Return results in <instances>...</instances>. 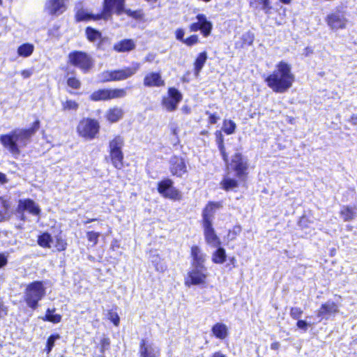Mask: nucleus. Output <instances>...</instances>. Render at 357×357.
Wrapping results in <instances>:
<instances>
[{
	"label": "nucleus",
	"mask_w": 357,
	"mask_h": 357,
	"mask_svg": "<svg viewBox=\"0 0 357 357\" xmlns=\"http://www.w3.org/2000/svg\"><path fill=\"white\" fill-rule=\"evenodd\" d=\"M90 99L93 101L109 100V89H98L90 95Z\"/></svg>",
	"instance_id": "obj_29"
},
{
	"label": "nucleus",
	"mask_w": 357,
	"mask_h": 357,
	"mask_svg": "<svg viewBox=\"0 0 357 357\" xmlns=\"http://www.w3.org/2000/svg\"><path fill=\"white\" fill-rule=\"evenodd\" d=\"M99 79L102 82L114 81V70H106L101 73L99 75Z\"/></svg>",
	"instance_id": "obj_44"
},
{
	"label": "nucleus",
	"mask_w": 357,
	"mask_h": 357,
	"mask_svg": "<svg viewBox=\"0 0 357 357\" xmlns=\"http://www.w3.org/2000/svg\"><path fill=\"white\" fill-rule=\"evenodd\" d=\"M207 59V54L203 52L199 54L195 62V75L198 76Z\"/></svg>",
	"instance_id": "obj_32"
},
{
	"label": "nucleus",
	"mask_w": 357,
	"mask_h": 357,
	"mask_svg": "<svg viewBox=\"0 0 357 357\" xmlns=\"http://www.w3.org/2000/svg\"><path fill=\"white\" fill-rule=\"evenodd\" d=\"M213 335L220 340H224L228 336V328L222 323L215 324L211 329Z\"/></svg>",
	"instance_id": "obj_25"
},
{
	"label": "nucleus",
	"mask_w": 357,
	"mask_h": 357,
	"mask_svg": "<svg viewBox=\"0 0 357 357\" xmlns=\"http://www.w3.org/2000/svg\"><path fill=\"white\" fill-rule=\"evenodd\" d=\"M340 215L344 221H350L356 215V208L344 206L341 210Z\"/></svg>",
	"instance_id": "obj_34"
},
{
	"label": "nucleus",
	"mask_w": 357,
	"mask_h": 357,
	"mask_svg": "<svg viewBox=\"0 0 357 357\" xmlns=\"http://www.w3.org/2000/svg\"><path fill=\"white\" fill-rule=\"evenodd\" d=\"M125 0H104L103 11L100 14L96 15H93L87 10L80 9L76 14L78 21L98 20L100 19L107 20L112 15V12L114 10L118 15L125 12L131 15L130 10H124Z\"/></svg>",
	"instance_id": "obj_3"
},
{
	"label": "nucleus",
	"mask_w": 357,
	"mask_h": 357,
	"mask_svg": "<svg viewBox=\"0 0 357 357\" xmlns=\"http://www.w3.org/2000/svg\"><path fill=\"white\" fill-rule=\"evenodd\" d=\"M8 262V256L0 253V268L6 265Z\"/></svg>",
	"instance_id": "obj_56"
},
{
	"label": "nucleus",
	"mask_w": 357,
	"mask_h": 357,
	"mask_svg": "<svg viewBox=\"0 0 357 357\" xmlns=\"http://www.w3.org/2000/svg\"><path fill=\"white\" fill-rule=\"evenodd\" d=\"M66 9L64 0H47L45 10L52 15H59Z\"/></svg>",
	"instance_id": "obj_15"
},
{
	"label": "nucleus",
	"mask_w": 357,
	"mask_h": 357,
	"mask_svg": "<svg viewBox=\"0 0 357 357\" xmlns=\"http://www.w3.org/2000/svg\"><path fill=\"white\" fill-rule=\"evenodd\" d=\"M123 114L124 112L123 109L115 106L107 110L105 118L110 123H116L123 118Z\"/></svg>",
	"instance_id": "obj_23"
},
{
	"label": "nucleus",
	"mask_w": 357,
	"mask_h": 357,
	"mask_svg": "<svg viewBox=\"0 0 357 357\" xmlns=\"http://www.w3.org/2000/svg\"><path fill=\"white\" fill-rule=\"evenodd\" d=\"M109 100L123 98L127 96V89H109Z\"/></svg>",
	"instance_id": "obj_36"
},
{
	"label": "nucleus",
	"mask_w": 357,
	"mask_h": 357,
	"mask_svg": "<svg viewBox=\"0 0 357 357\" xmlns=\"http://www.w3.org/2000/svg\"><path fill=\"white\" fill-rule=\"evenodd\" d=\"M136 47L135 43L131 39H123L114 45L113 49L116 52H127L133 50Z\"/></svg>",
	"instance_id": "obj_22"
},
{
	"label": "nucleus",
	"mask_w": 357,
	"mask_h": 357,
	"mask_svg": "<svg viewBox=\"0 0 357 357\" xmlns=\"http://www.w3.org/2000/svg\"><path fill=\"white\" fill-rule=\"evenodd\" d=\"M19 207L35 215H38L40 212L39 206L33 200L29 199L20 200Z\"/></svg>",
	"instance_id": "obj_24"
},
{
	"label": "nucleus",
	"mask_w": 357,
	"mask_h": 357,
	"mask_svg": "<svg viewBox=\"0 0 357 357\" xmlns=\"http://www.w3.org/2000/svg\"><path fill=\"white\" fill-rule=\"evenodd\" d=\"M215 135H216V142L218 144V149L221 153V155L222 156L224 161L225 162V163H227L228 155L226 153L225 146H224V137L220 131H216Z\"/></svg>",
	"instance_id": "obj_33"
},
{
	"label": "nucleus",
	"mask_w": 357,
	"mask_h": 357,
	"mask_svg": "<svg viewBox=\"0 0 357 357\" xmlns=\"http://www.w3.org/2000/svg\"><path fill=\"white\" fill-rule=\"evenodd\" d=\"M151 261L157 271L164 272L167 269L166 265L160 262V258L158 255L153 256Z\"/></svg>",
	"instance_id": "obj_43"
},
{
	"label": "nucleus",
	"mask_w": 357,
	"mask_h": 357,
	"mask_svg": "<svg viewBox=\"0 0 357 357\" xmlns=\"http://www.w3.org/2000/svg\"><path fill=\"white\" fill-rule=\"evenodd\" d=\"M140 68V63H135L130 67L114 70V81L127 79L137 73Z\"/></svg>",
	"instance_id": "obj_14"
},
{
	"label": "nucleus",
	"mask_w": 357,
	"mask_h": 357,
	"mask_svg": "<svg viewBox=\"0 0 357 357\" xmlns=\"http://www.w3.org/2000/svg\"><path fill=\"white\" fill-rule=\"evenodd\" d=\"M222 206L220 202H209L202 212V225H213L214 215Z\"/></svg>",
	"instance_id": "obj_13"
},
{
	"label": "nucleus",
	"mask_w": 357,
	"mask_h": 357,
	"mask_svg": "<svg viewBox=\"0 0 357 357\" xmlns=\"http://www.w3.org/2000/svg\"><path fill=\"white\" fill-rule=\"evenodd\" d=\"M236 128V123L231 120H224L222 125L223 131L227 135L233 134Z\"/></svg>",
	"instance_id": "obj_40"
},
{
	"label": "nucleus",
	"mask_w": 357,
	"mask_h": 357,
	"mask_svg": "<svg viewBox=\"0 0 357 357\" xmlns=\"http://www.w3.org/2000/svg\"><path fill=\"white\" fill-rule=\"evenodd\" d=\"M203 228L204 238L206 243L212 248H218L220 246L221 241L217 236L213 225H203Z\"/></svg>",
	"instance_id": "obj_17"
},
{
	"label": "nucleus",
	"mask_w": 357,
	"mask_h": 357,
	"mask_svg": "<svg viewBox=\"0 0 357 357\" xmlns=\"http://www.w3.org/2000/svg\"><path fill=\"white\" fill-rule=\"evenodd\" d=\"M68 62L81 69L84 73H87L92 68L93 61L86 53L81 51H74L68 54Z\"/></svg>",
	"instance_id": "obj_5"
},
{
	"label": "nucleus",
	"mask_w": 357,
	"mask_h": 357,
	"mask_svg": "<svg viewBox=\"0 0 357 357\" xmlns=\"http://www.w3.org/2000/svg\"><path fill=\"white\" fill-rule=\"evenodd\" d=\"M54 247L57 251H63L67 248V243L61 236H56L55 239Z\"/></svg>",
	"instance_id": "obj_46"
},
{
	"label": "nucleus",
	"mask_w": 357,
	"mask_h": 357,
	"mask_svg": "<svg viewBox=\"0 0 357 357\" xmlns=\"http://www.w3.org/2000/svg\"><path fill=\"white\" fill-rule=\"evenodd\" d=\"M62 108L63 110H73L76 111L79 107V104L73 100H66L61 102Z\"/></svg>",
	"instance_id": "obj_42"
},
{
	"label": "nucleus",
	"mask_w": 357,
	"mask_h": 357,
	"mask_svg": "<svg viewBox=\"0 0 357 357\" xmlns=\"http://www.w3.org/2000/svg\"><path fill=\"white\" fill-rule=\"evenodd\" d=\"M60 335L59 334L52 335L47 340V346H46V351L47 354H50L52 351V348L54 346V343L56 340L60 339Z\"/></svg>",
	"instance_id": "obj_47"
},
{
	"label": "nucleus",
	"mask_w": 357,
	"mask_h": 357,
	"mask_svg": "<svg viewBox=\"0 0 357 357\" xmlns=\"http://www.w3.org/2000/svg\"><path fill=\"white\" fill-rule=\"evenodd\" d=\"M216 248L217 249L212 253L211 260L214 264H222L227 259L226 251L220 246Z\"/></svg>",
	"instance_id": "obj_28"
},
{
	"label": "nucleus",
	"mask_w": 357,
	"mask_h": 357,
	"mask_svg": "<svg viewBox=\"0 0 357 357\" xmlns=\"http://www.w3.org/2000/svg\"><path fill=\"white\" fill-rule=\"evenodd\" d=\"M191 256L192 257V266H205L206 255L200 248L194 245L191 248Z\"/></svg>",
	"instance_id": "obj_19"
},
{
	"label": "nucleus",
	"mask_w": 357,
	"mask_h": 357,
	"mask_svg": "<svg viewBox=\"0 0 357 357\" xmlns=\"http://www.w3.org/2000/svg\"><path fill=\"white\" fill-rule=\"evenodd\" d=\"M241 231V227L240 226H236L233 228V232L234 234H238Z\"/></svg>",
	"instance_id": "obj_63"
},
{
	"label": "nucleus",
	"mask_w": 357,
	"mask_h": 357,
	"mask_svg": "<svg viewBox=\"0 0 357 357\" xmlns=\"http://www.w3.org/2000/svg\"><path fill=\"white\" fill-rule=\"evenodd\" d=\"M338 311L337 305L333 302H326L322 304L321 307L317 310V317L321 319L326 316L333 315Z\"/></svg>",
	"instance_id": "obj_20"
},
{
	"label": "nucleus",
	"mask_w": 357,
	"mask_h": 357,
	"mask_svg": "<svg viewBox=\"0 0 357 357\" xmlns=\"http://www.w3.org/2000/svg\"><path fill=\"white\" fill-rule=\"evenodd\" d=\"M211 357H226L220 351L215 352Z\"/></svg>",
	"instance_id": "obj_64"
},
{
	"label": "nucleus",
	"mask_w": 357,
	"mask_h": 357,
	"mask_svg": "<svg viewBox=\"0 0 357 357\" xmlns=\"http://www.w3.org/2000/svg\"><path fill=\"white\" fill-rule=\"evenodd\" d=\"M182 94L176 89L172 87L168 89L167 95L162 100V105L168 112L176 109L178 103L182 100Z\"/></svg>",
	"instance_id": "obj_9"
},
{
	"label": "nucleus",
	"mask_w": 357,
	"mask_h": 357,
	"mask_svg": "<svg viewBox=\"0 0 357 357\" xmlns=\"http://www.w3.org/2000/svg\"><path fill=\"white\" fill-rule=\"evenodd\" d=\"M100 126L97 121L84 119L79 121L77 131L79 136L86 139H92L99 132Z\"/></svg>",
	"instance_id": "obj_6"
},
{
	"label": "nucleus",
	"mask_w": 357,
	"mask_h": 357,
	"mask_svg": "<svg viewBox=\"0 0 357 357\" xmlns=\"http://www.w3.org/2000/svg\"><path fill=\"white\" fill-rule=\"evenodd\" d=\"M109 319L116 326H119V317L118 314L115 312H109L108 314Z\"/></svg>",
	"instance_id": "obj_52"
},
{
	"label": "nucleus",
	"mask_w": 357,
	"mask_h": 357,
	"mask_svg": "<svg viewBox=\"0 0 357 357\" xmlns=\"http://www.w3.org/2000/svg\"><path fill=\"white\" fill-rule=\"evenodd\" d=\"M53 242V238L48 233H43L38 238V245L45 248H51Z\"/></svg>",
	"instance_id": "obj_31"
},
{
	"label": "nucleus",
	"mask_w": 357,
	"mask_h": 357,
	"mask_svg": "<svg viewBox=\"0 0 357 357\" xmlns=\"http://www.w3.org/2000/svg\"><path fill=\"white\" fill-rule=\"evenodd\" d=\"M45 288L43 282L35 281L29 284L24 293V298L28 307L36 309L38 302L45 296Z\"/></svg>",
	"instance_id": "obj_4"
},
{
	"label": "nucleus",
	"mask_w": 357,
	"mask_h": 357,
	"mask_svg": "<svg viewBox=\"0 0 357 357\" xmlns=\"http://www.w3.org/2000/svg\"><path fill=\"white\" fill-rule=\"evenodd\" d=\"M8 308L2 303L0 302V318L7 315Z\"/></svg>",
	"instance_id": "obj_58"
},
{
	"label": "nucleus",
	"mask_w": 357,
	"mask_h": 357,
	"mask_svg": "<svg viewBox=\"0 0 357 357\" xmlns=\"http://www.w3.org/2000/svg\"><path fill=\"white\" fill-rule=\"evenodd\" d=\"M7 183V178L6 174L0 172V183Z\"/></svg>",
	"instance_id": "obj_61"
},
{
	"label": "nucleus",
	"mask_w": 357,
	"mask_h": 357,
	"mask_svg": "<svg viewBox=\"0 0 357 357\" xmlns=\"http://www.w3.org/2000/svg\"><path fill=\"white\" fill-rule=\"evenodd\" d=\"M86 236L89 241L93 242L96 245L98 243L100 234L95 231H89L86 234Z\"/></svg>",
	"instance_id": "obj_50"
},
{
	"label": "nucleus",
	"mask_w": 357,
	"mask_h": 357,
	"mask_svg": "<svg viewBox=\"0 0 357 357\" xmlns=\"http://www.w3.org/2000/svg\"><path fill=\"white\" fill-rule=\"evenodd\" d=\"M34 50V46L30 43H24L17 48V54L22 57L30 56Z\"/></svg>",
	"instance_id": "obj_35"
},
{
	"label": "nucleus",
	"mask_w": 357,
	"mask_h": 357,
	"mask_svg": "<svg viewBox=\"0 0 357 357\" xmlns=\"http://www.w3.org/2000/svg\"><path fill=\"white\" fill-rule=\"evenodd\" d=\"M39 128L40 121L36 120L29 128H17L6 135H1L0 142L15 158H17L20 153V149L28 144L31 137Z\"/></svg>",
	"instance_id": "obj_1"
},
{
	"label": "nucleus",
	"mask_w": 357,
	"mask_h": 357,
	"mask_svg": "<svg viewBox=\"0 0 357 357\" xmlns=\"http://www.w3.org/2000/svg\"><path fill=\"white\" fill-rule=\"evenodd\" d=\"M10 202L3 197H0V222L6 220L10 215Z\"/></svg>",
	"instance_id": "obj_27"
},
{
	"label": "nucleus",
	"mask_w": 357,
	"mask_h": 357,
	"mask_svg": "<svg viewBox=\"0 0 357 357\" xmlns=\"http://www.w3.org/2000/svg\"><path fill=\"white\" fill-rule=\"evenodd\" d=\"M310 324H307L305 321L304 320H298L297 321V324H296V326L298 328L302 329V330H304L305 331H306L307 330V328H308V326Z\"/></svg>",
	"instance_id": "obj_55"
},
{
	"label": "nucleus",
	"mask_w": 357,
	"mask_h": 357,
	"mask_svg": "<svg viewBox=\"0 0 357 357\" xmlns=\"http://www.w3.org/2000/svg\"><path fill=\"white\" fill-rule=\"evenodd\" d=\"M140 357H160V349L155 343L146 339H142L139 343Z\"/></svg>",
	"instance_id": "obj_11"
},
{
	"label": "nucleus",
	"mask_w": 357,
	"mask_h": 357,
	"mask_svg": "<svg viewBox=\"0 0 357 357\" xmlns=\"http://www.w3.org/2000/svg\"><path fill=\"white\" fill-rule=\"evenodd\" d=\"M206 114L208 115V122L211 124H215L220 119V117L216 114H211L206 112Z\"/></svg>",
	"instance_id": "obj_54"
},
{
	"label": "nucleus",
	"mask_w": 357,
	"mask_h": 357,
	"mask_svg": "<svg viewBox=\"0 0 357 357\" xmlns=\"http://www.w3.org/2000/svg\"><path fill=\"white\" fill-rule=\"evenodd\" d=\"M208 273L206 266H192L185 279L187 287L204 284L208 278Z\"/></svg>",
	"instance_id": "obj_7"
},
{
	"label": "nucleus",
	"mask_w": 357,
	"mask_h": 357,
	"mask_svg": "<svg viewBox=\"0 0 357 357\" xmlns=\"http://www.w3.org/2000/svg\"><path fill=\"white\" fill-rule=\"evenodd\" d=\"M109 153L112 165L118 169H121L123 167V151H109Z\"/></svg>",
	"instance_id": "obj_26"
},
{
	"label": "nucleus",
	"mask_w": 357,
	"mask_h": 357,
	"mask_svg": "<svg viewBox=\"0 0 357 357\" xmlns=\"http://www.w3.org/2000/svg\"><path fill=\"white\" fill-rule=\"evenodd\" d=\"M197 22L190 24V31H197L200 30L204 36L207 37L211 34L212 30V23L207 20L206 15L204 14H199L197 15Z\"/></svg>",
	"instance_id": "obj_12"
},
{
	"label": "nucleus",
	"mask_w": 357,
	"mask_h": 357,
	"mask_svg": "<svg viewBox=\"0 0 357 357\" xmlns=\"http://www.w3.org/2000/svg\"><path fill=\"white\" fill-rule=\"evenodd\" d=\"M123 145V137L120 135H116L109 142V151H122Z\"/></svg>",
	"instance_id": "obj_30"
},
{
	"label": "nucleus",
	"mask_w": 357,
	"mask_h": 357,
	"mask_svg": "<svg viewBox=\"0 0 357 357\" xmlns=\"http://www.w3.org/2000/svg\"><path fill=\"white\" fill-rule=\"evenodd\" d=\"M172 185L173 181L171 179H165L158 183V190L163 196Z\"/></svg>",
	"instance_id": "obj_41"
},
{
	"label": "nucleus",
	"mask_w": 357,
	"mask_h": 357,
	"mask_svg": "<svg viewBox=\"0 0 357 357\" xmlns=\"http://www.w3.org/2000/svg\"><path fill=\"white\" fill-rule=\"evenodd\" d=\"M220 184L222 188L227 191L234 190L238 187L237 181L229 177L224 178Z\"/></svg>",
	"instance_id": "obj_38"
},
{
	"label": "nucleus",
	"mask_w": 357,
	"mask_h": 357,
	"mask_svg": "<svg viewBox=\"0 0 357 357\" xmlns=\"http://www.w3.org/2000/svg\"><path fill=\"white\" fill-rule=\"evenodd\" d=\"M280 344L279 342H273L271 344V349H273V350H277L279 349Z\"/></svg>",
	"instance_id": "obj_62"
},
{
	"label": "nucleus",
	"mask_w": 357,
	"mask_h": 357,
	"mask_svg": "<svg viewBox=\"0 0 357 357\" xmlns=\"http://www.w3.org/2000/svg\"><path fill=\"white\" fill-rule=\"evenodd\" d=\"M250 6L257 8L261 5L264 10H269L271 8L269 0H250Z\"/></svg>",
	"instance_id": "obj_45"
},
{
	"label": "nucleus",
	"mask_w": 357,
	"mask_h": 357,
	"mask_svg": "<svg viewBox=\"0 0 357 357\" xmlns=\"http://www.w3.org/2000/svg\"><path fill=\"white\" fill-rule=\"evenodd\" d=\"M170 172L173 175L181 177L187 172V167L184 160L178 156H173L171 158L170 161Z\"/></svg>",
	"instance_id": "obj_16"
},
{
	"label": "nucleus",
	"mask_w": 357,
	"mask_h": 357,
	"mask_svg": "<svg viewBox=\"0 0 357 357\" xmlns=\"http://www.w3.org/2000/svg\"><path fill=\"white\" fill-rule=\"evenodd\" d=\"M326 22L332 30H337L345 29L348 20L344 13L337 10L326 16Z\"/></svg>",
	"instance_id": "obj_10"
},
{
	"label": "nucleus",
	"mask_w": 357,
	"mask_h": 357,
	"mask_svg": "<svg viewBox=\"0 0 357 357\" xmlns=\"http://www.w3.org/2000/svg\"><path fill=\"white\" fill-rule=\"evenodd\" d=\"M143 83L147 87H160L165 85L160 73L155 72L148 73L144 76Z\"/></svg>",
	"instance_id": "obj_18"
},
{
	"label": "nucleus",
	"mask_w": 357,
	"mask_h": 357,
	"mask_svg": "<svg viewBox=\"0 0 357 357\" xmlns=\"http://www.w3.org/2000/svg\"><path fill=\"white\" fill-rule=\"evenodd\" d=\"M67 84L72 89H78L80 88L81 82L77 78L71 77L67 79Z\"/></svg>",
	"instance_id": "obj_48"
},
{
	"label": "nucleus",
	"mask_w": 357,
	"mask_h": 357,
	"mask_svg": "<svg viewBox=\"0 0 357 357\" xmlns=\"http://www.w3.org/2000/svg\"><path fill=\"white\" fill-rule=\"evenodd\" d=\"M163 196L165 197L175 200H180L182 197L181 192L178 191L175 188H174L173 185H171V187L168 189V190L165 192V194Z\"/></svg>",
	"instance_id": "obj_39"
},
{
	"label": "nucleus",
	"mask_w": 357,
	"mask_h": 357,
	"mask_svg": "<svg viewBox=\"0 0 357 357\" xmlns=\"http://www.w3.org/2000/svg\"><path fill=\"white\" fill-rule=\"evenodd\" d=\"M33 71L31 70H23L21 72V75L24 79H27L31 76Z\"/></svg>",
	"instance_id": "obj_60"
},
{
	"label": "nucleus",
	"mask_w": 357,
	"mask_h": 357,
	"mask_svg": "<svg viewBox=\"0 0 357 357\" xmlns=\"http://www.w3.org/2000/svg\"><path fill=\"white\" fill-rule=\"evenodd\" d=\"M302 314L303 310L300 307H294L290 310V315L294 319H298Z\"/></svg>",
	"instance_id": "obj_49"
},
{
	"label": "nucleus",
	"mask_w": 357,
	"mask_h": 357,
	"mask_svg": "<svg viewBox=\"0 0 357 357\" xmlns=\"http://www.w3.org/2000/svg\"><path fill=\"white\" fill-rule=\"evenodd\" d=\"M184 31L182 29H178L176 31V39L183 42V40H185L183 38V36H184Z\"/></svg>",
	"instance_id": "obj_57"
},
{
	"label": "nucleus",
	"mask_w": 357,
	"mask_h": 357,
	"mask_svg": "<svg viewBox=\"0 0 357 357\" xmlns=\"http://www.w3.org/2000/svg\"><path fill=\"white\" fill-rule=\"evenodd\" d=\"M199 42V38L197 35H192L183 40V43L188 46H192Z\"/></svg>",
	"instance_id": "obj_51"
},
{
	"label": "nucleus",
	"mask_w": 357,
	"mask_h": 357,
	"mask_svg": "<svg viewBox=\"0 0 357 357\" xmlns=\"http://www.w3.org/2000/svg\"><path fill=\"white\" fill-rule=\"evenodd\" d=\"M294 81L295 75L292 73L291 65L284 61L278 62L275 70L265 79L267 86L278 93L287 92Z\"/></svg>",
	"instance_id": "obj_2"
},
{
	"label": "nucleus",
	"mask_w": 357,
	"mask_h": 357,
	"mask_svg": "<svg viewBox=\"0 0 357 357\" xmlns=\"http://www.w3.org/2000/svg\"><path fill=\"white\" fill-rule=\"evenodd\" d=\"M253 35L250 33H247L243 35V39L247 40L249 45H251L253 42Z\"/></svg>",
	"instance_id": "obj_59"
},
{
	"label": "nucleus",
	"mask_w": 357,
	"mask_h": 357,
	"mask_svg": "<svg viewBox=\"0 0 357 357\" xmlns=\"http://www.w3.org/2000/svg\"><path fill=\"white\" fill-rule=\"evenodd\" d=\"M54 312L55 309H47L43 320L48 321L54 324L59 323L61 320V316L59 314H54Z\"/></svg>",
	"instance_id": "obj_37"
},
{
	"label": "nucleus",
	"mask_w": 357,
	"mask_h": 357,
	"mask_svg": "<svg viewBox=\"0 0 357 357\" xmlns=\"http://www.w3.org/2000/svg\"><path fill=\"white\" fill-rule=\"evenodd\" d=\"M109 344H110V341H109V339L108 337H102L100 340V351L101 353H103L104 351L107 349L109 346Z\"/></svg>",
	"instance_id": "obj_53"
},
{
	"label": "nucleus",
	"mask_w": 357,
	"mask_h": 357,
	"mask_svg": "<svg viewBox=\"0 0 357 357\" xmlns=\"http://www.w3.org/2000/svg\"><path fill=\"white\" fill-rule=\"evenodd\" d=\"M228 167L236 172V175L239 178H243L247 174L248 169V164L246 159H245L242 154L240 153H235L231 157V160L228 165Z\"/></svg>",
	"instance_id": "obj_8"
},
{
	"label": "nucleus",
	"mask_w": 357,
	"mask_h": 357,
	"mask_svg": "<svg viewBox=\"0 0 357 357\" xmlns=\"http://www.w3.org/2000/svg\"><path fill=\"white\" fill-rule=\"evenodd\" d=\"M86 34L89 41L93 43L98 41L97 46L99 49H103L104 43L108 40L107 38H102L99 31L91 27L86 28Z\"/></svg>",
	"instance_id": "obj_21"
}]
</instances>
